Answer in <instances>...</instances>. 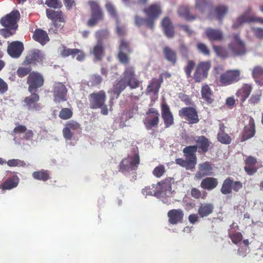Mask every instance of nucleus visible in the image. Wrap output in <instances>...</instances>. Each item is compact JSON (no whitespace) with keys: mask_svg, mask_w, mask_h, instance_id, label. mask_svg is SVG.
<instances>
[{"mask_svg":"<svg viewBox=\"0 0 263 263\" xmlns=\"http://www.w3.org/2000/svg\"><path fill=\"white\" fill-rule=\"evenodd\" d=\"M141 84V82L136 78L135 67L133 66H127L124 68L122 77L113 86L111 92L118 98L127 86H129L130 89H135L138 88Z\"/></svg>","mask_w":263,"mask_h":263,"instance_id":"f257e3e1","label":"nucleus"},{"mask_svg":"<svg viewBox=\"0 0 263 263\" xmlns=\"http://www.w3.org/2000/svg\"><path fill=\"white\" fill-rule=\"evenodd\" d=\"M211 67L209 61L199 62L197 66L193 60H189L184 68L187 78H191L195 83H200L208 77Z\"/></svg>","mask_w":263,"mask_h":263,"instance_id":"f03ea898","label":"nucleus"},{"mask_svg":"<svg viewBox=\"0 0 263 263\" xmlns=\"http://www.w3.org/2000/svg\"><path fill=\"white\" fill-rule=\"evenodd\" d=\"M196 145L187 146L184 147L185 153L193 155L197 158L196 153L205 154L213 147L212 142L204 136H200L196 138L195 140Z\"/></svg>","mask_w":263,"mask_h":263,"instance_id":"7ed1b4c3","label":"nucleus"},{"mask_svg":"<svg viewBox=\"0 0 263 263\" xmlns=\"http://www.w3.org/2000/svg\"><path fill=\"white\" fill-rule=\"evenodd\" d=\"M140 161V157L137 151V152H135L133 156H128L120 162L119 171L124 174L134 171L132 173L134 174V180H136L137 173L135 171L138 169Z\"/></svg>","mask_w":263,"mask_h":263,"instance_id":"20e7f679","label":"nucleus"},{"mask_svg":"<svg viewBox=\"0 0 263 263\" xmlns=\"http://www.w3.org/2000/svg\"><path fill=\"white\" fill-rule=\"evenodd\" d=\"M88 4L90 8L91 16L87 24L89 27H93L99 22L104 20V15L102 8L97 2L90 0L88 2Z\"/></svg>","mask_w":263,"mask_h":263,"instance_id":"39448f33","label":"nucleus"},{"mask_svg":"<svg viewBox=\"0 0 263 263\" xmlns=\"http://www.w3.org/2000/svg\"><path fill=\"white\" fill-rule=\"evenodd\" d=\"M133 52L130 43L127 40L122 39L120 41L118 48V53L117 57L119 62L123 65H127L130 62V58L128 54Z\"/></svg>","mask_w":263,"mask_h":263,"instance_id":"423d86ee","label":"nucleus"},{"mask_svg":"<svg viewBox=\"0 0 263 263\" xmlns=\"http://www.w3.org/2000/svg\"><path fill=\"white\" fill-rule=\"evenodd\" d=\"M241 72L239 69L228 70L221 73L219 78L220 85L227 86L238 82L241 80Z\"/></svg>","mask_w":263,"mask_h":263,"instance_id":"0eeeda50","label":"nucleus"},{"mask_svg":"<svg viewBox=\"0 0 263 263\" xmlns=\"http://www.w3.org/2000/svg\"><path fill=\"white\" fill-rule=\"evenodd\" d=\"M44 78L43 76L39 72L33 71L29 73L27 78V84L28 86V90L32 93L36 91L39 88L44 85Z\"/></svg>","mask_w":263,"mask_h":263,"instance_id":"6e6552de","label":"nucleus"},{"mask_svg":"<svg viewBox=\"0 0 263 263\" xmlns=\"http://www.w3.org/2000/svg\"><path fill=\"white\" fill-rule=\"evenodd\" d=\"M251 7H249L246 11L237 17L234 22L232 28L233 29L238 28L245 23L256 22L263 25V18L251 15Z\"/></svg>","mask_w":263,"mask_h":263,"instance_id":"1a4fd4ad","label":"nucleus"},{"mask_svg":"<svg viewBox=\"0 0 263 263\" xmlns=\"http://www.w3.org/2000/svg\"><path fill=\"white\" fill-rule=\"evenodd\" d=\"M21 18V14L18 10H13L9 14L3 16L0 21L1 25L5 28L17 29V23Z\"/></svg>","mask_w":263,"mask_h":263,"instance_id":"9d476101","label":"nucleus"},{"mask_svg":"<svg viewBox=\"0 0 263 263\" xmlns=\"http://www.w3.org/2000/svg\"><path fill=\"white\" fill-rule=\"evenodd\" d=\"M160 114L159 111L155 108H150L146 112L143 123L147 129L157 127L159 122Z\"/></svg>","mask_w":263,"mask_h":263,"instance_id":"9b49d317","label":"nucleus"},{"mask_svg":"<svg viewBox=\"0 0 263 263\" xmlns=\"http://www.w3.org/2000/svg\"><path fill=\"white\" fill-rule=\"evenodd\" d=\"M106 98V93L103 90L90 93L88 96L90 108L96 109L102 107Z\"/></svg>","mask_w":263,"mask_h":263,"instance_id":"f8f14e48","label":"nucleus"},{"mask_svg":"<svg viewBox=\"0 0 263 263\" xmlns=\"http://www.w3.org/2000/svg\"><path fill=\"white\" fill-rule=\"evenodd\" d=\"M178 115L185 119L190 124H196L199 121L198 112L194 107H185L178 111Z\"/></svg>","mask_w":263,"mask_h":263,"instance_id":"ddd939ff","label":"nucleus"},{"mask_svg":"<svg viewBox=\"0 0 263 263\" xmlns=\"http://www.w3.org/2000/svg\"><path fill=\"white\" fill-rule=\"evenodd\" d=\"M242 183L239 181H234L231 177L227 178L223 182L220 189L221 193L223 195L231 194L233 190L238 192L242 188Z\"/></svg>","mask_w":263,"mask_h":263,"instance_id":"4468645a","label":"nucleus"},{"mask_svg":"<svg viewBox=\"0 0 263 263\" xmlns=\"http://www.w3.org/2000/svg\"><path fill=\"white\" fill-rule=\"evenodd\" d=\"M52 93L53 101L55 103H60L67 100V89L61 82H55L53 86Z\"/></svg>","mask_w":263,"mask_h":263,"instance_id":"2eb2a0df","label":"nucleus"},{"mask_svg":"<svg viewBox=\"0 0 263 263\" xmlns=\"http://www.w3.org/2000/svg\"><path fill=\"white\" fill-rule=\"evenodd\" d=\"M46 14L47 18L52 21L53 25L56 28H59L60 26V24H59V23H65L66 22V16L60 9L58 10L47 9Z\"/></svg>","mask_w":263,"mask_h":263,"instance_id":"dca6fc26","label":"nucleus"},{"mask_svg":"<svg viewBox=\"0 0 263 263\" xmlns=\"http://www.w3.org/2000/svg\"><path fill=\"white\" fill-rule=\"evenodd\" d=\"M143 12L152 21L154 25L155 21L158 18L162 12L161 5L159 3H155L151 4L145 7Z\"/></svg>","mask_w":263,"mask_h":263,"instance_id":"f3484780","label":"nucleus"},{"mask_svg":"<svg viewBox=\"0 0 263 263\" xmlns=\"http://www.w3.org/2000/svg\"><path fill=\"white\" fill-rule=\"evenodd\" d=\"M39 100L40 96L33 91L30 96L25 98L23 105L29 110H39L41 108L40 104L37 103Z\"/></svg>","mask_w":263,"mask_h":263,"instance_id":"a211bd4d","label":"nucleus"},{"mask_svg":"<svg viewBox=\"0 0 263 263\" xmlns=\"http://www.w3.org/2000/svg\"><path fill=\"white\" fill-rule=\"evenodd\" d=\"M81 125L77 121L70 120L67 122L63 129L62 133L66 140H70L74 135V132L79 131Z\"/></svg>","mask_w":263,"mask_h":263,"instance_id":"6ab92c4d","label":"nucleus"},{"mask_svg":"<svg viewBox=\"0 0 263 263\" xmlns=\"http://www.w3.org/2000/svg\"><path fill=\"white\" fill-rule=\"evenodd\" d=\"M184 148L183 149V153L185 157L186 160L183 158H177L175 160V162L177 164L185 167L186 169H192L194 168L197 163V158H195L193 155H190L185 153Z\"/></svg>","mask_w":263,"mask_h":263,"instance_id":"aec40b11","label":"nucleus"},{"mask_svg":"<svg viewBox=\"0 0 263 263\" xmlns=\"http://www.w3.org/2000/svg\"><path fill=\"white\" fill-rule=\"evenodd\" d=\"M244 170L250 176L256 173L259 167V162L257 159L252 156L246 157L245 161Z\"/></svg>","mask_w":263,"mask_h":263,"instance_id":"412c9836","label":"nucleus"},{"mask_svg":"<svg viewBox=\"0 0 263 263\" xmlns=\"http://www.w3.org/2000/svg\"><path fill=\"white\" fill-rule=\"evenodd\" d=\"M24 45L20 41H13L8 44L7 51L12 58H18L24 50Z\"/></svg>","mask_w":263,"mask_h":263,"instance_id":"4be33fe9","label":"nucleus"},{"mask_svg":"<svg viewBox=\"0 0 263 263\" xmlns=\"http://www.w3.org/2000/svg\"><path fill=\"white\" fill-rule=\"evenodd\" d=\"M213 167L211 163L205 161L200 163L198 165V171L195 174V177L198 179H201L204 177L212 176L213 175Z\"/></svg>","mask_w":263,"mask_h":263,"instance_id":"5701e85b","label":"nucleus"},{"mask_svg":"<svg viewBox=\"0 0 263 263\" xmlns=\"http://www.w3.org/2000/svg\"><path fill=\"white\" fill-rule=\"evenodd\" d=\"M255 121L253 117H250L249 123L245 126L240 137V141L244 142L251 138L253 137L255 134Z\"/></svg>","mask_w":263,"mask_h":263,"instance_id":"b1692460","label":"nucleus"},{"mask_svg":"<svg viewBox=\"0 0 263 263\" xmlns=\"http://www.w3.org/2000/svg\"><path fill=\"white\" fill-rule=\"evenodd\" d=\"M161 116L165 128H168L174 124L173 115L166 104L161 105Z\"/></svg>","mask_w":263,"mask_h":263,"instance_id":"393cba45","label":"nucleus"},{"mask_svg":"<svg viewBox=\"0 0 263 263\" xmlns=\"http://www.w3.org/2000/svg\"><path fill=\"white\" fill-rule=\"evenodd\" d=\"M43 55L39 50H34L29 52L23 62V65L36 64L43 60Z\"/></svg>","mask_w":263,"mask_h":263,"instance_id":"a878e982","label":"nucleus"},{"mask_svg":"<svg viewBox=\"0 0 263 263\" xmlns=\"http://www.w3.org/2000/svg\"><path fill=\"white\" fill-rule=\"evenodd\" d=\"M168 221L171 224H176L182 223L184 217L183 211L180 209L170 210L167 213Z\"/></svg>","mask_w":263,"mask_h":263,"instance_id":"bb28decb","label":"nucleus"},{"mask_svg":"<svg viewBox=\"0 0 263 263\" xmlns=\"http://www.w3.org/2000/svg\"><path fill=\"white\" fill-rule=\"evenodd\" d=\"M205 34L210 42H221L224 39L223 32L219 29L208 28L205 31Z\"/></svg>","mask_w":263,"mask_h":263,"instance_id":"cd10ccee","label":"nucleus"},{"mask_svg":"<svg viewBox=\"0 0 263 263\" xmlns=\"http://www.w3.org/2000/svg\"><path fill=\"white\" fill-rule=\"evenodd\" d=\"M12 132L15 135L23 134L22 139L26 141L31 140L34 136V133L32 130L28 129L26 126L18 123L14 127Z\"/></svg>","mask_w":263,"mask_h":263,"instance_id":"c85d7f7f","label":"nucleus"},{"mask_svg":"<svg viewBox=\"0 0 263 263\" xmlns=\"http://www.w3.org/2000/svg\"><path fill=\"white\" fill-rule=\"evenodd\" d=\"M214 210V205L212 203H201L198 210V214L200 218L206 217L212 214Z\"/></svg>","mask_w":263,"mask_h":263,"instance_id":"c756f323","label":"nucleus"},{"mask_svg":"<svg viewBox=\"0 0 263 263\" xmlns=\"http://www.w3.org/2000/svg\"><path fill=\"white\" fill-rule=\"evenodd\" d=\"M20 182L19 177L15 175L6 179L1 184L0 189L2 190H10L17 186Z\"/></svg>","mask_w":263,"mask_h":263,"instance_id":"7c9ffc66","label":"nucleus"},{"mask_svg":"<svg viewBox=\"0 0 263 263\" xmlns=\"http://www.w3.org/2000/svg\"><path fill=\"white\" fill-rule=\"evenodd\" d=\"M253 89V86L251 84H243L241 87L236 92V95L240 98L241 101L244 102L249 97Z\"/></svg>","mask_w":263,"mask_h":263,"instance_id":"2f4dec72","label":"nucleus"},{"mask_svg":"<svg viewBox=\"0 0 263 263\" xmlns=\"http://www.w3.org/2000/svg\"><path fill=\"white\" fill-rule=\"evenodd\" d=\"M90 53L93 55L96 60L101 61L105 55V46L103 43L97 42Z\"/></svg>","mask_w":263,"mask_h":263,"instance_id":"473e14b6","label":"nucleus"},{"mask_svg":"<svg viewBox=\"0 0 263 263\" xmlns=\"http://www.w3.org/2000/svg\"><path fill=\"white\" fill-rule=\"evenodd\" d=\"M178 15L184 18L186 21H193L197 18V15L191 14L190 8L187 5L181 6L178 9Z\"/></svg>","mask_w":263,"mask_h":263,"instance_id":"72a5a7b5","label":"nucleus"},{"mask_svg":"<svg viewBox=\"0 0 263 263\" xmlns=\"http://www.w3.org/2000/svg\"><path fill=\"white\" fill-rule=\"evenodd\" d=\"M33 40L42 45H44L49 41L47 32L40 28L36 29L32 35Z\"/></svg>","mask_w":263,"mask_h":263,"instance_id":"f704fd0d","label":"nucleus"},{"mask_svg":"<svg viewBox=\"0 0 263 263\" xmlns=\"http://www.w3.org/2000/svg\"><path fill=\"white\" fill-rule=\"evenodd\" d=\"M201 95L204 102L209 104L214 101V95L213 91L210 86L206 84H203L201 89Z\"/></svg>","mask_w":263,"mask_h":263,"instance_id":"c9c22d12","label":"nucleus"},{"mask_svg":"<svg viewBox=\"0 0 263 263\" xmlns=\"http://www.w3.org/2000/svg\"><path fill=\"white\" fill-rule=\"evenodd\" d=\"M174 182V179L172 178H166L163 180L159 182L156 184V188H158L159 191L161 192V196L163 195V192L168 191L171 193L172 184Z\"/></svg>","mask_w":263,"mask_h":263,"instance_id":"e433bc0d","label":"nucleus"},{"mask_svg":"<svg viewBox=\"0 0 263 263\" xmlns=\"http://www.w3.org/2000/svg\"><path fill=\"white\" fill-rule=\"evenodd\" d=\"M228 47L234 56H241L246 53L245 44L243 42L239 43H230Z\"/></svg>","mask_w":263,"mask_h":263,"instance_id":"4c0bfd02","label":"nucleus"},{"mask_svg":"<svg viewBox=\"0 0 263 263\" xmlns=\"http://www.w3.org/2000/svg\"><path fill=\"white\" fill-rule=\"evenodd\" d=\"M161 24L165 35L168 38L173 37L175 31L171 20L167 17H164L161 22Z\"/></svg>","mask_w":263,"mask_h":263,"instance_id":"58836bf2","label":"nucleus"},{"mask_svg":"<svg viewBox=\"0 0 263 263\" xmlns=\"http://www.w3.org/2000/svg\"><path fill=\"white\" fill-rule=\"evenodd\" d=\"M218 180L214 177H206L203 179L200 183L201 187L204 190L211 191L218 185Z\"/></svg>","mask_w":263,"mask_h":263,"instance_id":"ea45409f","label":"nucleus"},{"mask_svg":"<svg viewBox=\"0 0 263 263\" xmlns=\"http://www.w3.org/2000/svg\"><path fill=\"white\" fill-rule=\"evenodd\" d=\"M138 107L135 104H133L128 109L125 110L122 114L120 119L122 122H125L134 117V115L138 113Z\"/></svg>","mask_w":263,"mask_h":263,"instance_id":"a19ab883","label":"nucleus"},{"mask_svg":"<svg viewBox=\"0 0 263 263\" xmlns=\"http://www.w3.org/2000/svg\"><path fill=\"white\" fill-rule=\"evenodd\" d=\"M252 76L256 83L263 86V68L256 66L252 70Z\"/></svg>","mask_w":263,"mask_h":263,"instance_id":"79ce46f5","label":"nucleus"},{"mask_svg":"<svg viewBox=\"0 0 263 263\" xmlns=\"http://www.w3.org/2000/svg\"><path fill=\"white\" fill-rule=\"evenodd\" d=\"M163 53L165 58L173 65H175L177 62V53L175 51L170 47L166 46L163 49Z\"/></svg>","mask_w":263,"mask_h":263,"instance_id":"37998d69","label":"nucleus"},{"mask_svg":"<svg viewBox=\"0 0 263 263\" xmlns=\"http://www.w3.org/2000/svg\"><path fill=\"white\" fill-rule=\"evenodd\" d=\"M32 177L36 180L46 181L50 179L49 171L41 170L38 171H35L32 173Z\"/></svg>","mask_w":263,"mask_h":263,"instance_id":"c03bdc74","label":"nucleus"},{"mask_svg":"<svg viewBox=\"0 0 263 263\" xmlns=\"http://www.w3.org/2000/svg\"><path fill=\"white\" fill-rule=\"evenodd\" d=\"M135 24L138 26H141L145 25L147 28L153 29L154 28V25L152 23L151 19H149L148 17L147 18H143L137 15L135 16Z\"/></svg>","mask_w":263,"mask_h":263,"instance_id":"a18cd8bd","label":"nucleus"},{"mask_svg":"<svg viewBox=\"0 0 263 263\" xmlns=\"http://www.w3.org/2000/svg\"><path fill=\"white\" fill-rule=\"evenodd\" d=\"M228 11V8L224 5H218L215 7L214 12L216 18L220 21L222 20Z\"/></svg>","mask_w":263,"mask_h":263,"instance_id":"49530a36","label":"nucleus"},{"mask_svg":"<svg viewBox=\"0 0 263 263\" xmlns=\"http://www.w3.org/2000/svg\"><path fill=\"white\" fill-rule=\"evenodd\" d=\"M212 48L217 56L222 59H226L229 57V51L225 47L214 45L212 46Z\"/></svg>","mask_w":263,"mask_h":263,"instance_id":"de8ad7c7","label":"nucleus"},{"mask_svg":"<svg viewBox=\"0 0 263 263\" xmlns=\"http://www.w3.org/2000/svg\"><path fill=\"white\" fill-rule=\"evenodd\" d=\"M32 67L30 65H23L20 66L16 70V74L19 78H22L29 75L32 71Z\"/></svg>","mask_w":263,"mask_h":263,"instance_id":"09e8293b","label":"nucleus"},{"mask_svg":"<svg viewBox=\"0 0 263 263\" xmlns=\"http://www.w3.org/2000/svg\"><path fill=\"white\" fill-rule=\"evenodd\" d=\"M109 36V32L107 29H100L95 33V37L97 40V42H103V40L107 39Z\"/></svg>","mask_w":263,"mask_h":263,"instance_id":"8fccbe9b","label":"nucleus"},{"mask_svg":"<svg viewBox=\"0 0 263 263\" xmlns=\"http://www.w3.org/2000/svg\"><path fill=\"white\" fill-rule=\"evenodd\" d=\"M158 83L157 82V79L156 78H153L150 83L147 86L146 91V93H152V92H155L158 93V92L159 90V89L160 88V86H159L158 87Z\"/></svg>","mask_w":263,"mask_h":263,"instance_id":"3c124183","label":"nucleus"},{"mask_svg":"<svg viewBox=\"0 0 263 263\" xmlns=\"http://www.w3.org/2000/svg\"><path fill=\"white\" fill-rule=\"evenodd\" d=\"M228 234L229 237L235 245H237L239 243L243 238L242 234L239 232H231L230 230H229Z\"/></svg>","mask_w":263,"mask_h":263,"instance_id":"603ef678","label":"nucleus"},{"mask_svg":"<svg viewBox=\"0 0 263 263\" xmlns=\"http://www.w3.org/2000/svg\"><path fill=\"white\" fill-rule=\"evenodd\" d=\"M155 189V186L154 185L152 186V188L149 187H145L144 189L142 190V193L143 195H154L156 197H160L161 196V192L159 191L158 190L154 189Z\"/></svg>","mask_w":263,"mask_h":263,"instance_id":"864d4df0","label":"nucleus"},{"mask_svg":"<svg viewBox=\"0 0 263 263\" xmlns=\"http://www.w3.org/2000/svg\"><path fill=\"white\" fill-rule=\"evenodd\" d=\"M262 92L260 90H258L253 93L248 100L249 104L255 105L259 103L261 100Z\"/></svg>","mask_w":263,"mask_h":263,"instance_id":"5fc2aeb1","label":"nucleus"},{"mask_svg":"<svg viewBox=\"0 0 263 263\" xmlns=\"http://www.w3.org/2000/svg\"><path fill=\"white\" fill-rule=\"evenodd\" d=\"M105 8L109 15L116 19V23H118L119 22V18L116 9L114 5L110 2H107L105 5Z\"/></svg>","mask_w":263,"mask_h":263,"instance_id":"6e6d98bb","label":"nucleus"},{"mask_svg":"<svg viewBox=\"0 0 263 263\" xmlns=\"http://www.w3.org/2000/svg\"><path fill=\"white\" fill-rule=\"evenodd\" d=\"M217 140L224 144H229L232 141L231 137L225 132H219L217 134Z\"/></svg>","mask_w":263,"mask_h":263,"instance_id":"4d7b16f0","label":"nucleus"},{"mask_svg":"<svg viewBox=\"0 0 263 263\" xmlns=\"http://www.w3.org/2000/svg\"><path fill=\"white\" fill-rule=\"evenodd\" d=\"M208 5V0H195V8L201 13H203Z\"/></svg>","mask_w":263,"mask_h":263,"instance_id":"13d9d810","label":"nucleus"},{"mask_svg":"<svg viewBox=\"0 0 263 263\" xmlns=\"http://www.w3.org/2000/svg\"><path fill=\"white\" fill-rule=\"evenodd\" d=\"M73 112L72 110L68 108H62L59 112V117L63 120H68L72 116Z\"/></svg>","mask_w":263,"mask_h":263,"instance_id":"bf43d9fd","label":"nucleus"},{"mask_svg":"<svg viewBox=\"0 0 263 263\" xmlns=\"http://www.w3.org/2000/svg\"><path fill=\"white\" fill-rule=\"evenodd\" d=\"M102 81V77L99 74H92L90 76L88 83L90 86H96L100 85Z\"/></svg>","mask_w":263,"mask_h":263,"instance_id":"052dcab7","label":"nucleus"},{"mask_svg":"<svg viewBox=\"0 0 263 263\" xmlns=\"http://www.w3.org/2000/svg\"><path fill=\"white\" fill-rule=\"evenodd\" d=\"M45 4L50 8L55 9H61L62 6V3L60 0H46Z\"/></svg>","mask_w":263,"mask_h":263,"instance_id":"680f3d73","label":"nucleus"},{"mask_svg":"<svg viewBox=\"0 0 263 263\" xmlns=\"http://www.w3.org/2000/svg\"><path fill=\"white\" fill-rule=\"evenodd\" d=\"M191 195L194 198H202L204 199L206 196V193L205 192L203 194H202L199 189L194 187L191 189Z\"/></svg>","mask_w":263,"mask_h":263,"instance_id":"e2e57ef3","label":"nucleus"},{"mask_svg":"<svg viewBox=\"0 0 263 263\" xmlns=\"http://www.w3.org/2000/svg\"><path fill=\"white\" fill-rule=\"evenodd\" d=\"M7 164L10 167H25L26 166V163L24 161L15 159L9 160L7 162Z\"/></svg>","mask_w":263,"mask_h":263,"instance_id":"0e129e2a","label":"nucleus"},{"mask_svg":"<svg viewBox=\"0 0 263 263\" xmlns=\"http://www.w3.org/2000/svg\"><path fill=\"white\" fill-rule=\"evenodd\" d=\"M197 49L199 52L204 55H210V51L206 44L202 43H198L197 44Z\"/></svg>","mask_w":263,"mask_h":263,"instance_id":"69168bd1","label":"nucleus"},{"mask_svg":"<svg viewBox=\"0 0 263 263\" xmlns=\"http://www.w3.org/2000/svg\"><path fill=\"white\" fill-rule=\"evenodd\" d=\"M165 172V168L163 165H159L156 166L153 171L154 176L160 178L163 175Z\"/></svg>","mask_w":263,"mask_h":263,"instance_id":"338daca9","label":"nucleus"},{"mask_svg":"<svg viewBox=\"0 0 263 263\" xmlns=\"http://www.w3.org/2000/svg\"><path fill=\"white\" fill-rule=\"evenodd\" d=\"M75 48L71 49L67 48L66 46H63L62 47V49L60 51V55L63 58H66L69 55H71L72 57H73Z\"/></svg>","mask_w":263,"mask_h":263,"instance_id":"774afa93","label":"nucleus"}]
</instances>
